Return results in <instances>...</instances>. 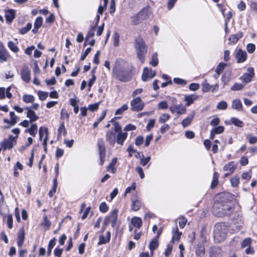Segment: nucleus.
Here are the masks:
<instances>
[{
    "instance_id": "1",
    "label": "nucleus",
    "mask_w": 257,
    "mask_h": 257,
    "mask_svg": "<svg viewBox=\"0 0 257 257\" xmlns=\"http://www.w3.org/2000/svg\"><path fill=\"white\" fill-rule=\"evenodd\" d=\"M130 65V63L124 60L117 59L112 70L113 74L116 79L123 82L129 81L131 79Z\"/></svg>"
},
{
    "instance_id": "2",
    "label": "nucleus",
    "mask_w": 257,
    "mask_h": 257,
    "mask_svg": "<svg viewBox=\"0 0 257 257\" xmlns=\"http://www.w3.org/2000/svg\"><path fill=\"white\" fill-rule=\"evenodd\" d=\"M233 211V208L224 201L220 202L215 200L212 207L213 214L217 217H222L230 215Z\"/></svg>"
},
{
    "instance_id": "3",
    "label": "nucleus",
    "mask_w": 257,
    "mask_h": 257,
    "mask_svg": "<svg viewBox=\"0 0 257 257\" xmlns=\"http://www.w3.org/2000/svg\"><path fill=\"white\" fill-rule=\"evenodd\" d=\"M227 234V228L224 222H218L215 224L214 227V237L217 242L224 240Z\"/></svg>"
},
{
    "instance_id": "4",
    "label": "nucleus",
    "mask_w": 257,
    "mask_h": 257,
    "mask_svg": "<svg viewBox=\"0 0 257 257\" xmlns=\"http://www.w3.org/2000/svg\"><path fill=\"white\" fill-rule=\"evenodd\" d=\"M135 48L137 50V56L142 63L145 61V55L147 53L146 46L143 39L138 37L135 39Z\"/></svg>"
},
{
    "instance_id": "5",
    "label": "nucleus",
    "mask_w": 257,
    "mask_h": 257,
    "mask_svg": "<svg viewBox=\"0 0 257 257\" xmlns=\"http://www.w3.org/2000/svg\"><path fill=\"white\" fill-rule=\"evenodd\" d=\"M117 216L118 210L117 209L113 210L105 217L104 220V224L107 225L109 222H111V227L114 228L116 224Z\"/></svg>"
},
{
    "instance_id": "6",
    "label": "nucleus",
    "mask_w": 257,
    "mask_h": 257,
    "mask_svg": "<svg viewBox=\"0 0 257 257\" xmlns=\"http://www.w3.org/2000/svg\"><path fill=\"white\" fill-rule=\"evenodd\" d=\"M131 106L132 111L139 112L143 109L145 103L140 97H137L131 101Z\"/></svg>"
},
{
    "instance_id": "7",
    "label": "nucleus",
    "mask_w": 257,
    "mask_h": 257,
    "mask_svg": "<svg viewBox=\"0 0 257 257\" xmlns=\"http://www.w3.org/2000/svg\"><path fill=\"white\" fill-rule=\"evenodd\" d=\"M98 150L99 155V164L102 165L106 156V149L104 142L102 139H99L97 142Z\"/></svg>"
},
{
    "instance_id": "8",
    "label": "nucleus",
    "mask_w": 257,
    "mask_h": 257,
    "mask_svg": "<svg viewBox=\"0 0 257 257\" xmlns=\"http://www.w3.org/2000/svg\"><path fill=\"white\" fill-rule=\"evenodd\" d=\"M247 71L239 77V79L245 83L251 82L254 75V69L252 67L248 68Z\"/></svg>"
},
{
    "instance_id": "9",
    "label": "nucleus",
    "mask_w": 257,
    "mask_h": 257,
    "mask_svg": "<svg viewBox=\"0 0 257 257\" xmlns=\"http://www.w3.org/2000/svg\"><path fill=\"white\" fill-rule=\"evenodd\" d=\"M21 75L22 80L26 83H29L31 80V71L29 67L26 65L23 66Z\"/></svg>"
},
{
    "instance_id": "10",
    "label": "nucleus",
    "mask_w": 257,
    "mask_h": 257,
    "mask_svg": "<svg viewBox=\"0 0 257 257\" xmlns=\"http://www.w3.org/2000/svg\"><path fill=\"white\" fill-rule=\"evenodd\" d=\"M156 75V72L153 71L151 68L148 67L144 68L142 76V79L143 81H147L149 79L153 78Z\"/></svg>"
},
{
    "instance_id": "11",
    "label": "nucleus",
    "mask_w": 257,
    "mask_h": 257,
    "mask_svg": "<svg viewBox=\"0 0 257 257\" xmlns=\"http://www.w3.org/2000/svg\"><path fill=\"white\" fill-rule=\"evenodd\" d=\"M10 57V54L3 43H0V61L6 62Z\"/></svg>"
},
{
    "instance_id": "12",
    "label": "nucleus",
    "mask_w": 257,
    "mask_h": 257,
    "mask_svg": "<svg viewBox=\"0 0 257 257\" xmlns=\"http://www.w3.org/2000/svg\"><path fill=\"white\" fill-rule=\"evenodd\" d=\"M15 139L12 135L9 137V139H5L1 143V145L4 151L11 150L14 146L13 141Z\"/></svg>"
},
{
    "instance_id": "13",
    "label": "nucleus",
    "mask_w": 257,
    "mask_h": 257,
    "mask_svg": "<svg viewBox=\"0 0 257 257\" xmlns=\"http://www.w3.org/2000/svg\"><path fill=\"white\" fill-rule=\"evenodd\" d=\"M235 58L238 63L244 62L247 58L246 52L239 49L236 53Z\"/></svg>"
},
{
    "instance_id": "14",
    "label": "nucleus",
    "mask_w": 257,
    "mask_h": 257,
    "mask_svg": "<svg viewBox=\"0 0 257 257\" xmlns=\"http://www.w3.org/2000/svg\"><path fill=\"white\" fill-rule=\"evenodd\" d=\"M196 255L199 257H203L205 252V246L203 243L198 242L195 246Z\"/></svg>"
},
{
    "instance_id": "15",
    "label": "nucleus",
    "mask_w": 257,
    "mask_h": 257,
    "mask_svg": "<svg viewBox=\"0 0 257 257\" xmlns=\"http://www.w3.org/2000/svg\"><path fill=\"white\" fill-rule=\"evenodd\" d=\"M159 246V242L158 237H155L151 241L149 245V248L150 250V254L152 256L154 255V250Z\"/></svg>"
},
{
    "instance_id": "16",
    "label": "nucleus",
    "mask_w": 257,
    "mask_h": 257,
    "mask_svg": "<svg viewBox=\"0 0 257 257\" xmlns=\"http://www.w3.org/2000/svg\"><path fill=\"white\" fill-rule=\"evenodd\" d=\"M25 233L24 228H21L19 229L17 236V244L21 247L23 244L25 239Z\"/></svg>"
},
{
    "instance_id": "17",
    "label": "nucleus",
    "mask_w": 257,
    "mask_h": 257,
    "mask_svg": "<svg viewBox=\"0 0 257 257\" xmlns=\"http://www.w3.org/2000/svg\"><path fill=\"white\" fill-rule=\"evenodd\" d=\"M198 96L195 94L185 95L184 96V101L186 102V106H190L193 103L194 101L198 98Z\"/></svg>"
},
{
    "instance_id": "18",
    "label": "nucleus",
    "mask_w": 257,
    "mask_h": 257,
    "mask_svg": "<svg viewBox=\"0 0 257 257\" xmlns=\"http://www.w3.org/2000/svg\"><path fill=\"white\" fill-rule=\"evenodd\" d=\"M25 109L28 110L27 116L30 118V122H32L36 121L39 117L36 115L35 112L29 107H26Z\"/></svg>"
},
{
    "instance_id": "19",
    "label": "nucleus",
    "mask_w": 257,
    "mask_h": 257,
    "mask_svg": "<svg viewBox=\"0 0 257 257\" xmlns=\"http://www.w3.org/2000/svg\"><path fill=\"white\" fill-rule=\"evenodd\" d=\"M195 115V112L193 111L187 117L183 119L181 122V124L184 128L188 126L192 122Z\"/></svg>"
},
{
    "instance_id": "20",
    "label": "nucleus",
    "mask_w": 257,
    "mask_h": 257,
    "mask_svg": "<svg viewBox=\"0 0 257 257\" xmlns=\"http://www.w3.org/2000/svg\"><path fill=\"white\" fill-rule=\"evenodd\" d=\"M106 140L111 145L113 146L116 142V136L112 131H108L106 134Z\"/></svg>"
},
{
    "instance_id": "21",
    "label": "nucleus",
    "mask_w": 257,
    "mask_h": 257,
    "mask_svg": "<svg viewBox=\"0 0 257 257\" xmlns=\"http://www.w3.org/2000/svg\"><path fill=\"white\" fill-rule=\"evenodd\" d=\"M232 108L237 111H241L242 109V104L239 98L233 99L232 101Z\"/></svg>"
},
{
    "instance_id": "22",
    "label": "nucleus",
    "mask_w": 257,
    "mask_h": 257,
    "mask_svg": "<svg viewBox=\"0 0 257 257\" xmlns=\"http://www.w3.org/2000/svg\"><path fill=\"white\" fill-rule=\"evenodd\" d=\"M127 136V133H122L121 132H118V133H117V136L116 137V141L118 144L122 145L123 142L125 141V140L126 139Z\"/></svg>"
},
{
    "instance_id": "23",
    "label": "nucleus",
    "mask_w": 257,
    "mask_h": 257,
    "mask_svg": "<svg viewBox=\"0 0 257 257\" xmlns=\"http://www.w3.org/2000/svg\"><path fill=\"white\" fill-rule=\"evenodd\" d=\"M140 18L142 21L147 19L150 16V12L148 8H143L138 14Z\"/></svg>"
},
{
    "instance_id": "24",
    "label": "nucleus",
    "mask_w": 257,
    "mask_h": 257,
    "mask_svg": "<svg viewBox=\"0 0 257 257\" xmlns=\"http://www.w3.org/2000/svg\"><path fill=\"white\" fill-rule=\"evenodd\" d=\"M5 17L7 22L11 23L15 17V11L9 10L6 12Z\"/></svg>"
},
{
    "instance_id": "25",
    "label": "nucleus",
    "mask_w": 257,
    "mask_h": 257,
    "mask_svg": "<svg viewBox=\"0 0 257 257\" xmlns=\"http://www.w3.org/2000/svg\"><path fill=\"white\" fill-rule=\"evenodd\" d=\"M236 168V165H235L233 161H231L223 167V170L224 171H228L230 172V173H233Z\"/></svg>"
},
{
    "instance_id": "26",
    "label": "nucleus",
    "mask_w": 257,
    "mask_h": 257,
    "mask_svg": "<svg viewBox=\"0 0 257 257\" xmlns=\"http://www.w3.org/2000/svg\"><path fill=\"white\" fill-rule=\"evenodd\" d=\"M131 223L134 227L140 228L142 225V219L139 217H133L131 219Z\"/></svg>"
},
{
    "instance_id": "27",
    "label": "nucleus",
    "mask_w": 257,
    "mask_h": 257,
    "mask_svg": "<svg viewBox=\"0 0 257 257\" xmlns=\"http://www.w3.org/2000/svg\"><path fill=\"white\" fill-rule=\"evenodd\" d=\"M39 137L40 140H41L43 137L45 136V138L48 139V130L47 127H41L39 128Z\"/></svg>"
},
{
    "instance_id": "28",
    "label": "nucleus",
    "mask_w": 257,
    "mask_h": 257,
    "mask_svg": "<svg viewBox=\"0 0 257 257\" xmlns=\"http://www.w3.org/2000/svg\"><path fill=\"white\" fill-rule=\"evenodd\" d=\"M62 134L64 136L67 135V131L63 121L61 123L58 129V138H60Z\"/></svg>"
},
{
    "instance_id": "29",
    "label": "nucleus",
    "mask_w": 257,
    "mask_h": 257,
    "mask_svg": "<svg viewBox=\"0 0 257 257\" xmlns=\"http://www.w3.org/2000/svg\"><path fill=\"white\" fill-rule=\"evenodd\" d=\"M141 207V203L138 200H133L131 204V209L134 211L139 210Z\"/></svg>"
},
{
    "instance_id": "30",
    "label": "nucleus",
    "mask_w": 257,
    "mask_h": 257,
    "mask_svg": "<svg viewBox=\"0 0 257 257\" xmlns=\"http://www.w3.org/2000/svg\"><path fill=\"white\" fill-rule=\"evenodd\" d=\"M117 162V159L116 158H113L109 164V165L107 167V171H111L112 173H114L116 169L115 168V165Z\"/></svg>"
},
{
    "instance_id": "31",
    "label": "nucleus",
    "mask_w": 257,
    "mask_h": 257,
    "mask_svg": "<svg viewBox=\"0 0 257 257\" xmlns=\"http://www.w3.org/2000/svg\"><path fill=\"white\" fill-rule=\"evenodd\" d=\"M230 121L234 125L239 127H241L243 125V122L236 117H231Z\"/></svg>"
},
{
    "instance_id": "32",
    "label": "nucleus",
    "mask_w": 257,
    "mask_h": 257,
    "mask_svg": "<svg viewBox=\"0 0 257 257\" xmlns=\"http://www.w3.org/2000/svg\"><path fill=\"white\" fill-rule=\"evenodd\" d=\"M23 100L27 103H33L35 101V97L32 95L24 94L23 96Z\"/></svg>"
},
{
    "instance_id": "33",
    "label": "nucleus",
    "mask_w": 257,
    "mask_h": 257,
    "mask_svg": "<svg viewBox=\"0 0 257 257\" xmlns=\"http://www.w3.org/2000/svg\"><path fill=\"white\" fill-rule=\"evenodd\" d=\"M226 65V63L223 62H220L218 64L215 70V72L218 75H219L222 72Z\"/></svg>"
},
{
    "instance_id": "34",
    "label": "nucleus",
    "mask_w": 257,
    "mask_h": 257,
    "mask_svg": "<svg viewBox=\"0 0 257 257\" xmlns=\"http://www.w3.org/2000/svg\"><path fill=\"white\" fill-rule=\"evenodd\" d=\"M178 220H179L178 223L180 228H183L187 222V219L184 216L181 215L178 217Z\"/></svg>"
},
{
    "instance_id": "35",
    "label": "nucleus",
    "mask_w": 257,
    "mask_h": 257,
    "mask_svg": "<svg viewBox=\"0 0 257 257\" xmlns=\"http://www.w3.org/2000/svg\"><path fill=\"white\" fill-rule=\"evenodd\" d=\"M56 238L54 237L52 239H51L48 245V250H47V254L48 255H50L51 253L52 249L54 247L56 244Z\"/></svg>"
},
{
    "instance_id": "36",
    "label": "nucleus",
    "mask_w": 257,
    "mask_h": 257,
    "mask_svg": "<svg viewBox=\"0 0 257 257\" xmlns=\"http://www.w3.org/2000/svg\"><path fill=\"white\" fill-rule=\"evenodd\" d=\"M8 46L9 49L14 53H17L19 51L18 47L13 41L8 42Z\"/></svg>"
},
{
    "instance_id": "37",
    "label": "nucleus",
    "mask_w": 257,
    "mask_h": 257,
    "mask_svg": "<svg viewBox=\"0 0 257 257\" xmlns=\"http://www.w3.org/2000/svg\"><path fill=\"white\" fill-rule=\"evenodd\" d=\"M158 55L157 53H154L152 56L151 60L150 62V64L154 66H157L158 64Z\"/></svg>"
},
{
    "instance_id": "38",
    "label": "nucleus",
    "mask_w": 257,
    "mask_h": 257,
    "mask_svg": "<svg viewBox=\"0 0 257 257\" xmlns=\"http://www.w3.org/2000/svg\"><path fill=\"white\" fill-rule=\"evenodd\" d=\"M32 24L30 23H28L26 27L22 28L19 30V33L22 35H24L29 32L32 28Z\"/></svg>"
},
{
    "instance_id": "39",
    "label": "nucleus",
    "mask_w": 257,
    "mask_h": 257,
    "mask_svg": "<svg viewBox=\"0 0 257 257\" xmlns=\"http://www.w3.org/2000/svg\"><path fill=\"white\" fill-rule=\"evenodd\" d=\"M202 85V90L203 92H207L209 91L212 87V86L207 82L206 80H204Z\"/></svg>"
},
{
    "instance_id": "40",
    "label": "nucleus",
    "mask_w": 257,
    "mask_h": 257,
    "mask_svg": "<svg viewBox=\"0 0 257 257\" xmlns=\"http://www.w3.org/2000/svg\"><path fill=\"white\" fill-rule=\"evenodd\" d=\"M10 116L11 117L10 124L11 125H14L17 122L18 117L15 115V112L13 111H11L10 112Z\"/></svg>"
},
{
    "instance_id": "41",
    "label": "nucleus",
    "mask_w": 257,
    "mask_h": 257,
    "mask_svg": "<svg viewBox=\"0 0 257 257\" xmlns=\"http://www.w3.org/2000/svg\"><path fill=\"white\" fill-rule=\"evenodd\" d=\"M128 109L127 105L126 104H123L120 108L117 109L115 112V115L122 114L123 112L126 111Z\"/></svg>"
},
{
    "instance_id": "42",
    "label": "nucleus",
    "mask_w": 257,
    "mask_h": 257,
    "mask_svg": "<svg viewBox=\"0 0 257 257\" xmlns=\"http://www.w3.org/2000/svg\"><path fill=\"white\" fill-rule=\"evenodd\" d=\"M57 187V181L56 180V178H54L53 180V186L51 190L49 192V195L50 197H51L53 196V195L56 193V189Z\"/></svg>"
},
{
    "instance_id": "43",
    "label": "nucleus",
    "mask_w": 257,
    "mask_h": 257,
    "mask_svg": "<svg viewBox=\"0 0 257 257\" xmlns=\"http://www.w3.org/2000/svg\"><path fill=\"white\" fill-rule=\"evenodd\" d=\"M244 86L243 84L239 83H235L230 88L232 91H238L242 89Z\"/></svg>"
},
{
    "instance_id": "44",
    "label": "nucleus",
    "mask_w": 257,
    "mask_h": 257,
    "mask_svg": "<svg viewBox=\"0 0 257 257\" xmlns=\"http://www.w3.org/2000/svg\"><path fill=\"white\" fill-rule=\"evenodd\" d=\"M224 126L223 125H219L216 127H213L212 130L216 135H218L222 133L224 131Z\"/></svg>"
},
{
    "instance_id": "45",
    "label": "nucleus",
    "mask_w": 257,
    "mask_h": 257,
    "mask_svg": "<svg viewBox=\"0 0 257 257\" xmlns=\"http://www.w3.org/2000/svg\"><path fill=\"white\" fill-rule=\"evenodd\" d=\"M230 181L232 187H237L239 183V178L238 176H235L230 178Z\"/></svg>"
},
{
    "instance_id": "46",
    "label": "nucleus",
    "mask_w": 257,
    "mask_h": 257,
    "mask_svg": "<svg viewBox=\"0 0 257 257\" xmlns=\"http://www.w3.org/2000/svg\"><path fill=\"white\" fill-rule=\"evenodd\" d=\"M216 107L219 110H225L227 107V103L225 101H221L217 104Z\"/></svg>"
},
{
    "instance_id": "47",
    "label": "nucleus",
    "mask_w": 257,
    "mask_h": 257,
    "mask_svg": "<svg viewBox=\"0 0 257 257\" xmlns=\"http://www.w3.org/2000/svg\"><path fill=\"white\" fill-rule=\"evenodd\" d=\"M142 21V20L140 18V17H139L138 14L131 18V22L135 25L140 24Z\"/></svg>"
},
{
    "instance_id": "48",
    "label": "nucleus",
    "mask_w": 257,
    "mask_h": 257,
    "mask_svg": "<svg viewBox=\"0 0 257 257\" xmlns=\"http://www.w3.org/2000/svg\"><path fill=\"white\" fill-rule=\"evenodd\" d=\"M170 118V116L169 114L167 113H163L161 115L159 118V121L161 123H165Z\"/></svg>"
},
{
    "instance_id": "49",
    "label": "nucleus",
    "mask_w": 257,
    "mask_h": 257,
    "mask_svg": "<svg viewBox=\"0 0 257 257\" xmlns=\"http://www.w3.org/2000/svg\"><path fill=\"white\" fill-rule=\"evenodd\" d=\"M110 122H113L114 130L116 133L118 132H121V127L118 122L114 121V118L110 120Z\"/></svg>"
},
{
    "instance_id": "50",
    "label": "nucleus",
    "mask_w": 257,
    "mask_h": 257,
    "mask_svg": "<svg viewBox=\"0 0 257 257\" xmlns=\"http://www.w3.org/2000/svg\"><path fill=\"white\" fill-rule=\"evenodd\" d=\"M37 128L38 127L36 123L32 124L30 127V134L33 137H35L37 133Z\"/></svg>"
},
{
    "instance_id": "51",
    "label": "nucleus",
    "mask_w": 257,
    "mask_h": 257,
    "mask_svg": "<svg viewBox=\"0 0 257 257\" xmlns=\"http://www.w3.org/2000/svg\"><path fill=\"white\" fill-rule=\"evenodd\" d=\"M96 28V27L94 26L91 28L87 33L85 41H86L89 38L92 37L94 36Z\"/></svg>"
},
{
    "instance_id": "52",
    "label": "nucleus",
    "mask_w": 257,
    "mask_h": 257,
    "mask_svg": "<svg viewBox=\"0 0 257 257\" xmlns=\"http://www.w3.org/2000/svg\"><path fill=\"white\" fill-rule=\"evenodd\" d=\"M48 92H44L42 91H38V95L39 96V99L41 100H45L46 99L47 97H48Z\"/></svg>"
},
{
    "instance_id": "53",
    "label": "nucleus",
    "mask_w": 257,
    "mask_h": 257,
    "mask_svg": "<svg viewBox=\"0 0 257 257\" xmlns=\"http://www.w3.org/2000/svg\"><path fill=\"white\" fill-rule=\"evenodd\" d=\"M106 112L105 111H103V112L101 114V115L98 118L97 120L94 122L93 126L94 128L96 127L99 123L105 117L106 115Z\"/></svg>"
},
{
    "instance_id": "54",
    "label": "nucleus",
    "mask_w": 257,
    "mask_h": 257,
    "mask_svg": "<svg viewBox=\"0 0 257 257\" xmlns=\"http://www.w3.org/2000/svg\"><path fill=\"white\" fill-rule=\"evenodd\" d=\"M251 242V239L250 238H246L242 240L241 243V247L244 248L249 246Z\"/></svg>"
},
{
    "instance_id": "55",
    "label": "nucleus",
    "mask_w": 257,
    "mask_h": 257,
    "mask_svg": "<svg viewBox=\"0 0 257 257\" xmlns=\"http://www.w3.org/2000/svg\"><path fill=\"white\" fill-rule=\"evenodd\" d=\"M109 239L106 237H105L103 235H101L99 237V241L98 242V245L103 244L109 241Z\"/></svg>"
},
{
    "instance_id": "56",
    "label": "nucleus",
    "mask_w": 257,
    "mask_h": 257,
    "mask_svg": "<svg viewBox=\"0 0 257 257\" xmlns=\"http://www.w3.org/2000/svg\"><path fill=\"white\" fill-rule=\"evenodd\" d=\"M172 245L170 244L167 245V247L164 251V255L166 257H168L172 251Z\"/></svg>"
},
{
    "instance_id": "57",
    "label": "nucleus",
    "mask_w": 257,
    "mask_h": 257,
    "mask_svg": "<svg viewBox=\"0 0 257 257\" xmlns=\"http://www.w3.org/2000/svg\"><path fill=\"white\" fill-rule=\"evenodd\" d=\"M100 102H96L93 104H89L88 107V109L91 111L96 110L98 108Z\"/></svg>"
},
{
    "instance_id": "58",
    "label": "nucleus",
    "mask_w": 257,
    "mask_h": 257,
    "mask_svg": "<svg viewBox=\"0 0 257 257\" xmlns=\"http://www.w3.org/2000/svg\"><path fill=\"white\" fill-rule=\"evenodd\" d=\"M99 210L102 213L106 212L108 210V207L106 203L102 202L99 205Z\"/></svg>"
},
{
    "instance_id": "59",
    "label": "nucleus",
    "mask_w": 257,
    "mask_h": 257,
    "mask_svg": "<svg viewBox=\"0 0 257 257\" xmlns=\"http://www.w3.org/2000/svg\"><path fill=\"white\" fill-rule=\"evenodd\" d=\"M42 23H43L42 17H38L36 18V19L35 20V22L34 23V26L40 28L41 27Z\"/></svg>"
},
{
    "instance_id": "60",
    "label": "nucleus",
    "mask_w": 257,
    "mask_h": 257,
    "mask_svg": "<svg viewBox=\"0 0 257 257\" xmlns=\"http://www.w3.org/2000/svg\"><path fill=\"white\" fill-rule=\"evenodd\" d=\"M219 118L218 117H216L211 120L210 124L213 127H216L217 126H218V125L219 124Z\"/></svg>"
},
{
    "instance_id": "61",
    "label": "nucleus",
    "mask_w": 257,
    "mask_h": 257,
    "mask_svg": "<svg viewBox=\"0 0 257 257\" xmlns=\"http://www.w3.org/2000/svg\"><path fill=\"white\" fill-rule=\"evenodd\" d=\"M119 35L118 33L115 32L114 34V38H113V45L114 46L117 47L119 45Z\"/></svg>"
},
{
    "instance_id": "62",
    "label": "nucleus",
    "mask_w": 257,
    "mask_h": 257,
    "mask_svg": "<svg viewBox=\"0 0 257 257\" xmlns=\"http://www.w3.org/2000/svg\"><path fill=\"white\" fill-rule=\"evenodd\" d=\"M246 49H247V52L251 54V53H252L254 51V50L255 49V46L254 44H253L249 43L246 46Z\"/></svg>"
},
{
    "instance_id": "63",
    "label": "nucleus",
    "mask_w": 257,
    "mask_h": 257,
    "mask_svg": "<svg viewBox=\"0 0 257 257\" xmlns=\"http://www.w3.org/2000/svg\"><path fill=\"white\" fill-rule=\"evenodd\" d=\"M199 84L197 83H192L189 86V89L191 91H196L199 88Z\"/></svg>"
},
{
    "instance_id": "64",
    "label": "nucleus",
    "mask_w": 257,
    "mask_h": 257,
    "mask_svg": "<svg viewBox=\"0 0 257 257\" xmlns=\"http://www.w3.org/2000/svg\"><path fill=\"white\" fill-rule=\"evenodd\" d=\"M221 79L222 82H223L224 85L227 84L230 80V76H227L226 74L222 75Z\"/></svg>"
}]
</instances>
